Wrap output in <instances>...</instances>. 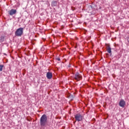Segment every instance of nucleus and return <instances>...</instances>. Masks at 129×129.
I'll list each match as a JSON object with an SVG mask.
<instances>
[{"mask_svg":"<svg viewBox=\"0 0 129 129\" xmlns=\"http://www.w3.org/2000/svg\"><path fill=\"white\" fill-rule=\"evenodd\" d=\"M48 121V117L47 115L43 114L41 116L40 119V124L41 126H45L47 124Z\"/></svg>","mask_w":129,"mask_h":129,"instance_id":"f257e3e1","label":"nucleus"},{"mask_svg":"<svg viewBox=\"0 0 129 129\" xmlns=\"http://www.w3.org/2000/svg\"><path fill=\"white\" fill-rule=\"evenodd\" d=\"M16 37H21L24 34V28H18L15 33Z\"/></svg>","mask_w":129,"mask_h":129,"instance_id":"f03ea898","label":"nucleus"},{"mask_svg":"<svg viewBox=\"0 0 129 129\" xmlns=\"http://www.w3.org/2000/svg\"><path fill=\"white\" fill-rule=\"evenodd\" d=\"M75 118L77 121H82L84 118V116L80 113L76 114L75 115Z\"/></svg>","mask_w":129,"mask_h":129,"instance_id":"7ed1b4c3","label":"nucleus"},{"mask_svg":"<svg viewBox=\"0 0 129 129\" xmlns=\"http://www.w3.org/2000/svg\"><path fill=\"white\" fill-rule=\"evenodd\" d=\"M74 79L75 80H77V81H80V80H81L82 79V76L80 75V74L78 72H77L74 76Z\"/></svg>","mask_w":129,"mask_h":129,"instance_id":"20e7f679","label":"nucleus"},{"mask_svg":"<svg viewBox=\"0 0 129 129\" xmlns=\"http://www.w3.org/2000/svg\"><path fill=\"white\" fill-rule=\"evenodd\" d=\"M9 14L10 16H13V15H16V14H17V10L15 9H11L9 11Z\"/></svg>","mask_w":129,"mask_h":129,"instance_id":"39448f33","label":"nucleus"},{"mask_svg":"<svg viewBox=\"0 0 129 129\" xmlns=\"http://www.w3.org/2000/svg\"><path fill=\"white\" fill-rule=\"evenodd\" d=\"M119 105L121 107H124V105H125V101H124V100L121 99V100H120L119 102Z\"/></svg>","mask_w":129,"mask_h":129,"instance_id":"423d86ee","label":"nucleus"},{"mask_svg":"<svg viewBox=\"0 0 129 129\" xmlns=\"http://www.w3.org/2000/svg\"><path fill=\"white\" fill-rule=\"evenodd\" d=\"M46 77L47 79H51L52 77H53V75L51 72H47L46 74Z\"/></svg>","mask_w":129,"mask_h":129,"instance_id":"0eeeda50","label":"nucleus"},{"mask_svg":"<svg viewBox=\"0 0 129 129\" xmlns=\"http://www.w3.org/2000/svg\"><path fill=\"white\" fill-rule=\"evenodd\" d=\"M106 51L109 53V54H110V56H111V48L110 47V46H109V45L107 46L106 48Z\"/></svg>","mask_w":129,"mask_h":129,"instance_id":"6e6552de","label":"nucleus"},{"mask_svg":"<svg viewBox=\"0 0 129 129\" xmlns=\"http://www.w3.org/2000/svg\"><path fill=\"white\" fill-rule=\"evenodd\" d=\"M57 1H52L51 2V7H57Z\"/></svg>","mask_w":129,"mask_h":129,"instance_id":"1a4fd4ad","label":"nucleus"},{"mask_svg":"<svg viewBox=\"0 0 129 129\" xmlns=\"http://www.w3.org/2000/svg\"><path fill=\"white\" fill-rule=\"evenodd\" d=\"M5 41V36L4 35L0 37V43H2Z\"/></svg>","mask_w":129,"mask_h":129,"instance_id":"9d476101","label":"nucleus"},{"mask_svg":"<svg viewBox=\"0 0 129 129\" xmlns=\"http://www.w3.org/2000/svg\"><path fill=\"white\" fill-rule=\"evenodd\" d=\"M4 65H0V71H3V69L4 68Z\"/></svg>","mask_w":129,"mask_h":129,"instance_id":"9b49d317","label":"nucleus"},{"mask_svg":"<svg viewBox=\"0 0 129 129\" xmlns=\"http://www.w3.org/2000/svg\"><path fill=\"white\" fill-rule=\"evenodd\" d=\"M56 60H57V61H61V59L60 58V57L56 58Z\"/></svg>","mask_w":129,"mask_h":129,"instance_id":"f8f14e48","label":"nucleus"}]
</instances>
